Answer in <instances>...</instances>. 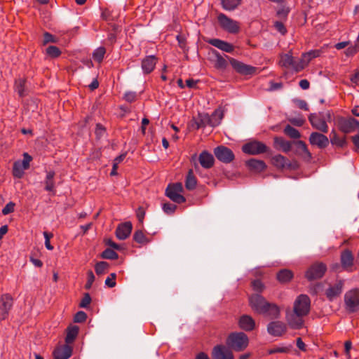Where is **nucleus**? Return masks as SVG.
Here are the masks:
<instances>
[{"label":"nucleus","instance_id":"obj_31","mask_svg":"<svg viewBox=\"0 0 359 359\" xmlns=\"http://www.w3.org/2000/svg\"><path fill=\"white\" fill-rule=\"evenodd\" d=\"M271 161L273 165L278 168L283 169L285 168H292V164L288 161V159L280 154L275 155L273 156Z\"/></svg>","mask_w":359,"mask_h":359},{"label":"nucleus","instance_id":"obj_33","mask_svg":"<svg viewBox=\"0 0 359 359\" xmlns=\"http://www.w3.org/2000/svg\"><path fill=\"white\" fill-rule=\"evenodd\" d=\"M214 59V66L218 69H224L227 66L226 60L217 52L216 50L212 49L211 50Z\"/></svg>","mask_w":359,"mask_h":359},{"label":"nucleus","instance_id":"obj_34","mask_svg":"<svg viewBox=\"0 0 359 359\" xmlns=\"http://www.w3.org/2000/svg\"><path fill=\"white\" fill-rule=\"evenodd\" d=\"M55 176V172L53 171H50L47 173L44 183H45V189L48 191H55V182L53 180Z\"/></svg>","mask_w":359,"mask_h":359},{"label":"nucleus","instance_id":"obj_9","mask_svg":"<svg viewBox=\"0 0 359 359\" xmlns=\"http://www.w3.org/2000/svg\"><path fill=\"white\" fill-rule=\"evenodd\" d=\"M13 304V299L8 294L1 295L0 298V321L8 318Z\"/></svg>","mask_w":359,"mask_h":359},{"label":"nucleus","instance_id":"obj_46","mask_svg":"<svg viewBox=\"0 0 359 359\" xmlns=\"http://www.w3.org/2000/svg\"><path fill=\"white\" fill-rule=\"evenodd\" d=\"M223 30L228 32L231 34L238 33L240 27L238 24H220Z\"/></svg>","mask_w":359,"mask_h":359},{"label":"nucleus","instance_id":"obj_51","mask_svg":"<svg viewBox=\"0 0 359 359\" xmlns=\"http://www.w3.org/2000/svg\"><path fill=\"white\" fill-rule=\"evenodd\" d=\"M288 121L292 125L296 126H302L305 123V119L302 116H298L297 117L290 116L288 118Z\"/></svg>","mask_w":359,"mask_h":359},{"label":"nucleus","instance_id":"obj_38","mask_svg":"<svg viewBox=\"0 0 359 359\" xmlns=\"http://www.w3.org/2000/svg\"><path fill=\"white\" fill-rule=\"evenodd\" d=\"M297 144L302 157L308 161L310 160L311 158V154L308 150L306 144L302 141H298Z\"/></svg>","mask_w":359,"mask_h":359},{"label":"nucleus","instance_id":"obj_8","mask_svg":"<svg viewBox=\"0 0 359 359\" xmlns=\"http://www.w3.org/2000/svg\"><path fill=\"white\" fill-rule=\"evenodd\" d=\"M327 270L326 265L322 262L313 264L306 271L305 276L309 280L320 278Z\"/></svg>","mask_w":359,"mask_h":359},{"label":"nucleus","instance_id":"obj_47","mask_svg":"<svg viewBox=\"0 0 359 359\" xmlns=\"http://www.w3.org/2000/svg\"><path fill=\"white\" fill-rule=\"evenodd\" d=\"M133 239L138 243L146 244L149 240L142 231H137L134 233Z\"/></svg>","mask_w":359,"mask_h":359},{"label":"nucleus","instance_id":"obj_37","mask_svg":"<svg viewBox=\"0 0 359 359\" xmlns=\"http://www.w3.org/2000/svg\"><path fill=\"white\" fill-rule=\"evenodd\" d=\"M292 277V272L287 269H283L277 273V279L279 282L283 283L289 282Z\"/></svg>","mask_w":359,"mask_h":359},{"label":"nucleus","instance_id":"obj_53","mask_svg":"<svg viewBox=\"0 0 359 359\" xmlns=\"http://www.w3.org/2000/svg\"><path fill=\"white\" fill-rule=\"evenodd\" d=\"M116 275L114 273H111L105 280V285L109 287H114L116 285Z\"/></svg>","mask_w":359,"mask_h":359},{"label":"nucleus","instance_id":"obj_16","mask_svg":"<svg viewBox=\"0 0 359 359\" xmlns=\"http://www.w3.org/2000/svg\"><path fill=\"white\" fill-rule=\"evenodd\" d=\"M309 142L312 145L323 149L328 146L330 141L325 135L318 132H313L310 135Z\"/></svg>","mask_w":359,"mask_h":359},{"label":"nucleus","instance_id":"obj_43","mask_svg":"<svg viewBox=\"0 0 359 359\" xmlns=\"http://www.w3.org/2000/svg\"><path fill=\"white\" fill-rule=\"evenodd\" d=\"M25 82L24 79H18L15 81V90L20 97H23L26 95L25 93Z\"/></svg>","mask_w":359,"mask_h":359},{"label":"nucleus","instance_id":"obj_58","mask_svg":"<svg viewBox=\"0 0 359 359\" xmlns=\"http://www.w3.org/2000/svg\"><path fill=\"white\" fill-rule=\"evenodd\" d=\"M359 51V42H357L354 46L348 47L346 50V55L347 56L353 55Z\"/></svg>","mask_w":359,"mask_h":359},{"label":"nucleus","instance_id":"obj_19","mask_svg":"<svg viewBox=\"0 0 359 359\" xmlns=\"http://www.w3.org/2000/svg\"><path fill=\"white\" fill-rule=\"evenodd\" d=\"M340 262L341 267L346 271H351L353 266L354 257L349 250H344L340 255Z\"/></svg>","mask_w":359,"mask_h":359},{"label":"nucleus","instance_id":"obj_21","mask_svg":"<svg viewBox=\"0 0 359 359\" xmlns=\"http://www.w3.org/2000/svg\"><path fill=\"white\" fill-rule=\"evenodd\" d=\"M194 125L196 129H199L200 128H204L207 126L215 127L217 126V123L211 122L210 115L208 114L199 113L197 118L194 119Z\"/></svg>","mask_w":359,"mask_h":359},{"label":"nucleus","instance_id":"obj_55","mask_svg":"<svg viewBox=\"0 0 359 359\" xmlns=\"http://www.w3.org/2000/svg\"><path fill=\"white\" fill-rule=\"evenodd\" d=\"M252 287L256 292H262L264 289V285L259 280H255L252 282Z\"/></svg>","mask_w":359,"mask_h":359},{"label":"nucleus","instance_id":"obj_24","mask_svg":"<svg viewBox=\"0 0 359 359\" xmlns=\"http://www.w3.org/2000/svg\"><path fill=\"white\" fill-rule=\"evenodd\" d=\"M120 15L118 11L109 8H101V19L104 21H119Z\"/></svg>","mask_w":359,"mask_h":359},{"label":"nucleus","instance_id":"obj_5","mask_svg":"<svg viewBox=\"0 0 359 359\" xmlns=\"http://www.w3.org/2000/svg\"><path fill=\"white\" fill-rule=\"evenodd\" d=\"M182 191V183L169 184L165 190V195L173 202L182 203L186 201L185 198L181 194Z\"/></svg>","mask_w":359,"mask_h":359},{"label":"nucleus","instance_id":"obj_56","mask_svg":"<svg viewBox=\"0 0 359 359\" xmlns=\"http://www.w3.org/2000/svg\"><path fill=\"white\" fill-rule=\"evenodd\" d=\"M91 302V297L88 293H86L81 299L79 306L81 308H86Z\"/></svg>","mask_w":359,"mask_h":359},{"label":"nucleus","instance_id":"obj_29","mask_svg":"<svg viewBox=\"0 0 359 359\" xmlns=\"http://www.w3.org/2000/svg\"><path fill=\"white\" fill-rule=\"evenodd\" d=\"M238 325L242 330L245 331H251L255 327V322L251 316L248 315H243L241 316L238 321Z\"/></svg>","mask_w":359,"mask_h":359},{"label":"nucleus","instance_id":"obj_28","mask_svg":"<svg viewBox=\"0 0 359 359\" xmlns=\"http://www.w3.org/2000/svg\"><path fill=\"white\" fill-rule=\"evenodd\" d=\"M157 62V58L154 55H149L144 58L142 61V69L145 74L151 73Z\"/></svg>","mask_w":359,"mask_h":359},{"label":"nucleus","instance_id":"obj_1","mask_svg":"<svg viewBox=\"0 0 359 359\" xmlns=\"http://www.w3.org/2000/svg\"><path fill=\"white\" fill-rule=\"evenodd\" d=\"M331 112L330 111L319 113H311L309 116V121L311 126L317 130L323 133L328 132L327 121L331 120Z\"/></svg>","mask_w":359,"mask_h":359},{"label":"nucleus","instance_id":"obj_57","mask_svg":"<svg viewBox=\"0 0 359 359\" xmlns=\"http://www.w3.org/2000/svg\"><path fill=\"white\" fill-rule=\"evenodd\" d=\"M87 315L83 311H78L74 316V320L76 323H82L86 320Z\"/></svg>","mask_w":359,"mask_h":359},{"label":"nucleus","instance_id":"obj_18","mask_svg":"<svg viewBox=\"0 0 359 359\" xmlns=\"http://www.w3.org/2000/svg\"><path fill=\"white\" fill-rule=\"evenodd\" d=\"M321 50H312L307 53H303L302 55V58L299 59L300 65L296 67L297 70H302L304 69L306 66L309 63V62L316 57H318L320 55Z\"/></svg>","mask_w":359,"mask_h":359},{"label":"nucleus","instance_id":"obj_12","mask_svg":"<svg viewBox=\"0 0 359 359\" xmlns=\"http://www.w3.org/2000/svg\"><path fill=\"white\" fill-rule=\"evenodd\" d=\"M344 284L343 280H337L334 284L330 285L325 292L327 298L330 301H333L338 297L343 291Z\"/></svg>","mask_w":359,"mask_h":359},{"label":"nucleus","instance_id":"obj_45","mask_svg":"<svg viewBox=\"0 0 359 359\" xmlns=\"http://www.w3.org/2000/svg\"><path fill=\"white\" fill-rule=\"evenodd\" d=\"M284 133L288 135L291 138L294 139H298L300 137L301 135L299 132L295 129L294 128L292 127L290 125H287L285 126L284 129Z\"/></svg>","mask_w":359,"mask_h":359},{"label":"nucleus","instance_id":"obj_44","mask_svg":"<svg viewBox=\"0 0 359 359\" xmlns=\"http://www.w3.org/2000/svg\"><path fill=\"white\" fill-rule=\"evenodd\" d=\"M105 53V48L103 46H100L95 49L93 53V58L94 59V60L98 62H101L104 58Z\"/></svg>","mask_w":359,"mask_h":359},{"label":"nucleus","instance_id":"obj_17","mask_svg":"<svg viewBox=\"0 0 359 359\" xmlns=\"http://www.w3.org/2000/svg\"><path fill=\"white\" fill-rule=\"evenodd\" d=\"M213 359H233V355L231 350L222 345L216 346L212 350Z\"/></svg>","mask_w":359,"mask_h":359},{"label":"nucleus","instance_id":"obj_62","mask_svg":"<svg viewBox=\"0 0 359 359\" xmlns=\"http://www.w3.org/2000/svg\"><path fill=\"white\" fill-rule=\"evenodd\" d=\"M87 275H88V280H87L86 284L85 285V287H86V289L89 290L91 287V286L95 280V276L92 271H89L88 272Z\"/></svg>","mask_w":359,"mask_h":359},{"label":"nucleus","instance_id":"obj_15","mask_svg":"<svg viewBox=\"0 0 359 359\" xmlns=\"http://www.w3.org/2000/svg\"><path fill=\"white\" fill-rule=\"evenodd\" d=\"M230 64L237 72L243 75H251L256 72L255 67L245 65L233 58L230 59Z\"/></svg>","mask_w":359,"mask_h":359},{"label":"nucleus","instance_id":"obj_23","mask_svg":"<svg viewBox=\"0 0 359 359\" xmlns=\"http://www.w3.org/2000/svg\"><path fill=\"white\" fill-rule=\"evenodd\" d=\"M132 228L133 226L130 222L119 224L116 230V237L119 240L126 239L131 233Z\"/></svg>","mask_w":359,"mask_h":359},{"label":"nucleus","instance_id":"obj_4","mask_svg":"<svg viewBox=\"0 0 359 359\" xmlns=\"http://www.w3.org/2000/svg\"><path fill=\"white\" fill-rule=\"evenodd\" d=\"M310 299L306 294H300L294 302L293 311L298 316H306L310 310Z\"/></svg>","mask_w":359,"mask_h":359},{"label":"nucleus","instance_id":"obj_22","mask_svg":"<svg viewBox=\"0 0 359 359\" xmlns=\"http://www.w3.org/2000/svg\"><path fill=\"white\" fill-rule=\"evenodd\" d=\"M304 316H298L296 313L287 312L286 319L288 325L293 329H299L303 326L304 320L302 318Z\"/></svg>","mask_w":359,"mask_h":359},{"label":"nucleus","instance_id":"obj_59","mask_svg":"<svg viewBox=\"0 0 359 359\" xmlns=\"http://www.w3.org/2000/svg\"><path fill=\"white\" fill-rule=\"evenodd\" d=\"M290 10L288 8L285 6H282L277 11V16L281 19L283 20L289 13Z\"/></svg>","mask_w":359,"mask_h":359},{"label":"nucleus","instance_id":"obj_35","mask_svg":"<svg viewBox=\"0 0 359 359\" xmlns=\"http://www.w3.org/2000/svg\"><path fill=\"white\" fill-rule=\"evenodd\" d=\"M196 179L194 175L193 170H189L185 180V187L188 190H193L196 186Z\"/></svg>","mask_w":359,"mask_h":359},{"label":"nucleus","instance_id":"obj_49","mask_svg":"<svg viewBox=\"0 0 359 359\" xmlns=\"http://www.w3.org/2000/svg\"><path fill=\"white\" fill-rule=\"evenodd\" d=\"M101 257L104 259H116L118 254L113 250L107 248L102 252Z\"/></svg>","mask_w":359,"mask_h":359},{"label":"nucleus","instance_id":"obj_27","mask_svg":"<svg viewBox=\"0 0 359 359\" xmlns=\"http://www.w3.org/2000/svg\"><path fill=\"white\" fill-rule=\"evenodd\" d=\"M198 161L201 166L206 169L212 168L215 162L213 156L207 151H203L200 154Z\"/></svg>","mask_w":359,"mask_h":359},{"label":"nucleus","instance_id":"obj_7","mask_svg":"<svg viewBox=\"0 0 359 359\" xmlns=\"http://www.w3.org/2000/svg\"><path fill=\"white\" fill-rule=\"evenodd\" d=\"M338 127L344 133H351L359 130V121L354 118H340L338 120Z\"/></svg>","mask_w":359,"mask_h":359},{"label":"nucleus","instance_id":"obj_10","mask_svg":"<svg viewBox=\"0 0 359 359\" xmlns=\"http://www.w3.org/2000/svg\"><path fill=\"white\" fill-rule=\"evenodd\" d=\"M214 154L219 161L224 163H229L234 159L233 151L224 146H219L215 148Z\"/></svg>","mask_w":359,"mask_h":359},{"label":"nucleus","instance_id":"obj_40","mask_svg":"<svg viewBox=\"0 0 359 359\" xmlns=\"http://www.w3.org/2000/svg\"><path fill=\"white\" fill-rule=\"evenodd\" d=\"M27 170L23 165L20 163V161H16L13 164V174L14 177L21 178L24 175V171Z\"/></svg>","mask_w":359,"mask_h":359},{"label":"nucleus","instance_id":"obj_60","mask_svg":"<svg viewBox=\"0 0 359 359\" xmlns=\"http://www.w3.org/2000/svg\"><path fill=\"white\" fill-rule=\"evenodd\" d=\"M15 203L13 202H9L6 205V206L2 210V214L4 215H8L14 211Z\"/></svg>","mask_w":359,"mask_h":359},{"label":"nucleus","instance_id":"obj_6","mask_svg":"<svg viewBox=\"0 0 359 359\" xmlns=\"http://www.w3.org/2000/svg\"><path fill=\"white\" fill-rule=\"evenodd\" d=\"M242 151L250 155H258L268 151L267 146L259 141H251L243 145Z\"/></svg>","mask_w":359,"mask_h":359},{"label":"nucleus","instance_id":"obj_26","mask_svg":"<svg viewBox=\"0 0 359 359\" xmlns=\"http://www.w3.org/2000/svg\"><path fill=\"white\" fill-rule=\"evenodd\" d=\"M207 42L226 53H231L234 50L232 44L218 39H210Z\"/></svg>","mask_w":359,"mask_h":359},{"label":"nucleus","instance_id":"obj_54","mask_svg":"<svg viewBox=\"0 0 359 359\" xmlns=\"http://www.w3.org/2000/svg\"><path fill=\"white\" fill-rule=\"evenodd\" d=\"M177 206L174 204L170 203H165L163 204V211L168 215L172 214Z\"/></svg>","mask_w":359,"mask_h":359},{"label":"nucleus","instance_id":"obj_42","mask_svg":"<svg viewBox=\"0 0 359 359\" xmlns=\"http://www.w3.org/2000/svg\"><path fill=\"white\" fill-rule=\"evenodd\" d=\"M241 1V0H222V4L224 9L231 11L235 9Z\"/></svg>","mask_w":359,"mask_h":359},{"label":"nucleus","instance_id":"obj_50","mask_svg":"<svg viewBox=\"0 0 359 359\" xmlns=\"http://www.w3.org/2000/svg\"><path fill=\"white\" fill-rule=\"evenodd\" d=\"M109 264L106 262H97L95 266V270L97 274L100 275L105 272L108 269Z\"/></svg>","mask_w":359,"mask_h":359},{"label":"nucleus","instance_id":"obj_3","mask_svg":"<svg viewBox=\"0 0 359 359\" xmlns=\"http://www.w3.org/2000/svg\"><path fill=\"white\" fill-rule=\"evenodd\" d=\"M344 307L348 313H355L359 311V289H353L344 294Z\"/></svg>","mask_w":359,"mask_h":359},{"label":"nucleus","instance_id":"obj_2","mask_svg":"<svg viewBox=\"0 0 359 359\" xmlns=\"http://www.w3.org/2000/svg\"><path fill=\"white\" fill-rule=\"evenodd\" d=\"M249 343L248 336L243 332H233L229 335L226 344L229 348L236 351H242Z\"/></svg>","mask_w":359,"mask_h":359},{"label":"nucleus","instance_id":"obj_64","mask_svg":"<svg viewBox=\"0 0 359 359\" xmlns=\"http://www.w3.org/2000/svg\"><path fill=\"white\" fill-rule=\"evenodd\" d=\"M124 98L126 101L129 102H133L136 99V94L133 92H127L124 95Z\"/></svg>","mask_w":359,"mask_h":359},{"label":"nucleus","instance_id":"obj_41","mask_svg":"<svg viewBox=\"0 0 359 359\" xmlns=\"http://www.w3.org/2000/svg\"><path fill=\"white\" fill-rule=\"evenodd\" d=\"M331 134L333 137L331 138L330 142L332 144L337 145L339 147H343L346 144V137H339L334 130L332 131Z\"/></svg>","mask_w":359,"mask_h":359},{"label":"nucleus","instance_id":"obj_11","mask_svg":"<svg viewBox=\"0 0 359 359\" xmlns=\"http://www.w3.org/2000/svg\"><path fill=\"white\" fill-rule=\"evenodd\" d=\"M268 301L262 295L258 294H252L249 297V304L252 309L261 314L264 309Z\"/></svg>","mask_w":359,"mask_h":359},{"label":"nucleus","instance_id":"obj_39","mask_svg":"<svg viewBox=\"0 0 359 359\" xmlns=\"http://www.w3.org/2000/svg\"><path fill=\"white\" fill-rule=\"evenodd\" d=\"M224 117V110L220 107L215 110V111L210 116V119L212 123H217V126L221 123L222 119Z\"/></svg>","mask_w":359,"mask_h":359},{"label":"nucleus","instance_id":"obj_14","mask_svg":"<svg viewBox=\"0 0 359 359\" xmlns=\"http://www.w3.org/2000/svg\"><path fill=\"white\" fill-rule=\"evenodd\" d=\"M286 330L287 325L282 321H272L267 325V332L273 337H280Z\"/></svg>","mask_w":359,"mask_h":359},{"label":"nucleus","instance_id":"obj_61","mask_svg":"<svg viewBox=\"0 0 359 359\" xmlns=\"http://www.w3.org/2000/svg\"><path fill=\"white\" fill-rule=\"evenodd\" d=\"M32 158L27 153H24L23 154V160L20 161V163L23 165L26 169L29 167V163L31 162Z\"/></svg>","mask_w":359,"mask_h":359},{"label":"nucleus","instance_id":"obj_32","mask_svg":"<svg viewBox=\"0 0 359 359\" xmlns=\"http://www.w3.org/2000/svg\"><path fill=\"white\" fill-rule=\"evenodd\" d=\"M274 147L277 149L282 150L287 153L290 151L292 144L290 142L285 140L281 137H276L273 139Z\"/></svg>","mask_w":359,"mask_h":359},{"label":"nucleus","instance_id":"obj_25","mask_svg":"<svg viewBox=\"0 0 359 359\" xmlns=\"http://www.w3.org/2000/svg\"><path fill=\"white\" fill-rule=\"evenodd\" d=\"M261 314L265 315L271 319H276L279 318L280 314V308L277 304L268 302Z\"/></svg>","mask_w":359,"mask_h":359},{"label":"nucleus","instance_id":"obj_48","mask_svg":"<svg viewBox=\"0 0 359 359\" xmlns=\"http://www.w3.org/2000/svg\"><path fill=\"white\" fill-rule=\"evenodd\" d=\"M46 54L51 57L55 58L60 55V50L55 46H50L46 48Z\"/></svg>","mask_w":359,"mask_h":359},{"label":"nucleus","instance_id":"obj_13","mask_svg":"<svg viewBox=\"0 0 359 359\" xmlns=\"http://www.w3.org/2000/svg\"><path fill=\"white\" fill-rule=\"evenodd\" d=\"M72 347L67 344L57 345L53 351L54 359H69L72 355Z\"/></svg>","mask_w":359,"mask_h":359},{"label":"nucleus","instance_id":"obj_52","mask_svg":"<svg viewBox=\"0 0 359 359\" xmlns=\"http://www.w3.org/2000/svg\"><path fill=\"white\" fill-rule=\"evenodd\" d=\"M57 41V39L48 32H45L43 34V45H46L48 43H56Z\"/></svg>","mask_w":359,"mask_h":359},{"label":"nucleus","instance_id":"obj_63","mask_svg":"<svg viewBox=\"0 0 359 359\" xmlns=\"http://www.w3.org/2000/svg\"><path fill=\"white\" fill-rule=\"evenodd\" d=\"M274 29L279 32L281 34H285L287 32V29L285 24H273Z\"/></svg>","mask_w":359,"mask_h":359},{"label":"nucleus","instance_id":"obj_30","mask_svg":"<svg viewBox=\"0 0 359 359\" xmlns=\"http://www.w3.org/2000/svg\"><path fill=\"white\" fill-rule=\"evenodd\" d=\"M246 165L250 170L256 172H260L264 170L266 168V165L263 161L255 158H252L246 161Z\"/></svg>","mask_w":359,"mask_h":359},{"label":"nucleus","instance_id":"obj_20","mask_svg":"<svg viewBox=\"0 0 359 359\" xmlns=\"http://www.w3.org/2000/svg\"><path fill=\"white\" fill-rule=\"evenodd\" d=\"M280 65L286 68L291 67L297 72L301 71L296 69V67L300 65V60L296 61L290 53H285L280 55Z\"/></svg>","mask_w":359,"mask_h":359},{"label":"nucleus","instance_id":"obj_36","mask_svg":"<svg viewBox=\"0 0 359 359\" xmlns=\"http://www.w3.org/2000/svg\"><path fill=\"white\" fill-rule=\"evenodd\" d=\"M78 333L79 327L77 326H72L68 327L65 337L66 344L69 345V344L72 343L76 339Z\"/></svg>","mask_w":359,"mask_h":359}]
</instances>
